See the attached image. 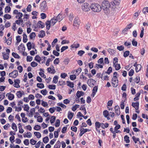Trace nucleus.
Segmentation results:
<instances>
[{
    "mask_svg": "<svg viewBox=\"0 0 148 148\" xmlns=\"http://www.w3.org/2000/svg\"><path fill=\"white\" fill-rule=\"evenodd\" d=\"M18 75V71L16 70H14L12 72L9 74L10 77H12L14 78H16Z\"/></svg>",
    "mask_w": 148,
    "mask_h": 148,
    "instance_id": "39448f33",
    "label": "nucleus"
},
{
    "mask_svg": "<svg viewBox=\"0 0 148 148\" xmlns=\"http://www.w3.org/2000/svg\"><path fill=\"white\" fill-rule=\"evenodd\" d=\"M37 86L40 88H43L44 87V86L42 83H37Z\"/></svg>",
    "mask_w": 148,
    "mask_h": 148,
    "instance_id": "7c9ffc66",
    "label": "nucleus"
},
{
    "mask_svg": "<svg viewBox=\"0 0 148 148\" xmlns=\"http://www.w3.org/2000/svg\"><path fill=\"white\" fill-rule=\"evenodd\" d=\"M35 60L37 61L38 62H40L41 60V57L38 55L36 56L35 58Z\"/></svg>",
    "mask_w": 148,
    "mask_h": 148,
    "instance_id": "2f4dec72",
    "label": "nucleus"
},
{
    "mask_svg": "<svg viewBox=\"0 0 148 148\" xmlns=\"http://www.w3.org/2000/svg\"><path fill=\"white\" fill-rule=\"evenodd\" d=\"M12 127L13 130H15V131H17V126L14 123H12Z\"/></svg>",
    "mask_w": 148,
    "mask_h": 148,
    "instance_id": "4c0bfd02",
    "label": "nucleus"
},
{
    "mask_svg": "<svg viewBox=\"0 0 148 148\" xmlns=\"http://www.w3.org/2000/svg\"><path fill=\"white\" fill-rule=\"evenodd\" d=\"M33 59V57L30 56H28L27 57V62L31 61Z\"/></svg>",
    "mask_w": 148,
    "mask_h": 148,
    "instance_id": "69168bd1",
    "label": "nucleus"
},
{
    "mask_svg": "<svg viewBox=\"0 0 148 148\" xmlns=\"http://www.w3.org/2000/svg\"><path fill=\"white\" fill-rule=\"evenodd\" d=\"M110 4L108 1H103L101 4V9L106 14H109L110 12Z\"/></svg>",
    "mask_w": 148,
    "mask_h": 148,
    "instance_id": "f257e3e1",
    "label": "nucleus"
},
{
    "mask_svg": "<svg viewBox=\"0 0 148 148\" xmlns=\"http://www.w3.org/2000/svg\"><path fill=\"white\" fill-rule=\"evenodd\" d=\"M46 29L49 30L50 27L51 22L49 21H47L46 22Z\"/></svg>",
    "mask_w": 148,
    "mask_h": 148,
    "instance_id": "aec40b11",
    "label": "nucleus"
},
{
    "mask_svg": "<svg viewBox=\"0 0 148 148\" xmlns=\"http://www.w3.org/2000/svg\"><path fill=\"white\" fill-rule=\"evenodd\" d=\"M114 109L116 114L118 115H119L120 113L119 106H116L115 107Z\"/></svg>",
    "mask_w": 148,
    "mask_h": 148,
    "instance_id": "f8f14e48",
    "label": "nucleus"
},
{
    "mask_svg": "<svg viewBox=\"0 0 148 148\" xmlns=\"http://www.w3.org/2000/svg\"><path fill=\"white\" fill-rule=\"evenodd\" d=\"M34 134L36 136L37 138H40L41 137V134L39 132H34Z\"/></svg>",
    "mask_w": 148,
    "mask_h": 148,
    "instance_id": "e433bc0d",
    "label": "nucleus"
},
{
    "mask_svg": "<svg viewBox=\"0 0 148 148\" xmlns=\"http://www.w3.org/2000/svg\"><path fill=\"white\" fill-rule=\"evenodd\" d=\"M34 129L36 130H38L40 129L41 127L39 125H36L34 126Z\"/></svg>",
    "mask_w": 148,
    "mask_h": 148,
    "instance_id": "4d7b16f0",
    "label": "nucleus"
},
{
    "mask_svg": "<svg viewBox=\"0 0 148 148\" xmlns=\"http://www.w3.org/2000/svg\"><path fill=\"white\" fill-rule=\"evenodd\" d=\"M117 49L120 51L123 50L124 49V47L123 45H121L120 46H118Z\"/></svg>",
    "mask_w": 148,
    "mask_h": 148,
    "instance_id": "680f3d73",
    "label": "nucleus"
},
{
    "mask_svg": "<svg viewBox=\"0 0 148 148\" xmlns=\"http://www.w3.org/2000/svg\"><path fill=\"white\" fill-rule=\"evenodd\" d=\"M134 82H136V83H138L140 81V77L138 76H136V78L134 79Z\"/></svg>",
    "mask_w": 148,
    "mask_h": 148,
    "instance_id": "ea45409f",
    "label": "nucleus"
},
{
    "mask_svg": "<svg viewBox=\"0 0 148 148\" xmlns=\"http://www.w3.org/2000/svg\"><path fill=\"white\" fill-rule=\"evenodd\" d=\"M84 95V92L79 91H78L76 93V96L78 98H79L81 96H83Z\"/></svg>",
    "mask_w": 148,
    "mask_h": 148,
    "instance_id": "4468645a",
    "label": "nucleus"
},
{
    "mask_svg": "<svg viewBox=\"0 0 148 148\" xmlns=\"http://www.w3.org/2000/svg\"><path fill=\"white\" fill-rule=\"evenodd\" d=\"M14 95L13 94L9 93V95L8 96V99L10 100H12L14 99Z\"/></svg>",
    "mask_w": 148,
    "mask_h": 148,
    "instance_id": "cd10ccee",
    "label": "nucleus"
},
{
    "mask_svg": "<svg viewBox=\"0 0 148 148\" xmlns=\"http://www.w3.org/2000/svg\"><path fill=\"white\" fill-rule=\"evenodd\" d=\"M58 77L57 76H55L53 78V82L55 84L57 83L58 82Z\"/></svg>",
    "mask_w": 148,
    "mask_h": 148,
    "instance_id": "c85d7f7f",
    "label": "nucleus"
},
{
    "mask_svg": "<svg viewBox=\"0 0 148 148\" xmlns=\"http://www.w3.org/2000/svg\"><path fill=\"white\" fill-rule=\"evenodd\" d=\"M67 85L69 86L70 88H73L74 87V84L73 83L69 81H66Z\"/></svg>",
    "mask_w": 148,
    "mask_h": 148,
    "instance_id": "b1692460",
    "label": "nucleus"
},
{
    "mask_svg": "<svg viewBox=\"0 0 148 148\" xmlns=\"http://www.w3.org/2000/svg\"><path fill=\"white\" fill-rule=\"evenodd\" d=\"M60 147V142L58 140L55 145L54 148H59Z\"/></svg>",
    "mask_w": 148,
    "mask_h": 148,
    "instance_id": "393cba45",
    "label": "nucleus"
},
{
    "mask_svg": "<svg viewBox=\"0 0 148 148\" xmlns=\"http://www.w3.org/2000/svg\"><path fill=\"white\" fill-rule=\"evenodd\" d=\"M36 36L35 33L34 32H33L31 33L29 35V38L30 39H32L33 37H35Z\"/></svg>",
    "mask_w": 148,
    "mask_h": 148,
    "instance_id": "37998d69",
    "label": "nucleus"
},
{
    "mask_svg": "<svg viewBox=\"0 0 148 148\" xmlns=\"http://www.w3.org/2000/svg\"><path fill=\"white\" fill-rule=\"evenodd\" d=\"M22 92L23 93H22V92L20 91L17 92L16 95L18 97L20 98L22 97L23 94H24L23 92V91Z\"/></svg>",
    "mask_w": 148,
    "mask_h": 148,
    "instance_id": "4be33fe9",
    "label": "nucleus"
},
{
    "mask_svg": "<svg viewBox=\"0 0 148 148\" xmlns=\"http://www.w3.org/2000/svg\"><path fill=\"white\" fill-rule=\"evenodd\" d=\"M95 80L92 79H88L87 82V84L89 86L92 87L94 85Z\"/></svg>",
    "mask_w": 148,
    "mask_h": 148,
    "instance_id": "0eeeda50",
    "label": "nucleus"
},
{
    "mask_svg": "<svg viewBox=\"0 0 148 148\" xmlns=\"http://www.w3.org/2000/svg\"><path fill=\"white\" fill-rule=\"evenodd\" d=\"M129 137L127 135H125L124 137V140L127 143H129L130 142Z\"/></svg>",
    "mask_w": 148,
    "mask_h": 148,
    "instance_id": "a878e982",
    "label": "nucleus"
},
{
    "mask_svg": "<svg viewBox=\"0 0 148 148\" xmlns=\"http://www.w3.org/2000/svg\"><path fill=\"white\" fill-rule=\"evenodd\" d=\"M74 113L70 112H69L68 113V117L69 120H71L73 118V115Z\"/></svg>",
    "mask_w": 148,
    "mask_h": 148,
    "instance_id": "412c9836",
    "label": "nucleus"
},
{
    "mask_svg": "<svg viewBox=\"0 0 148 148\" xmlns=\"http://www.w3.org/2000/svg\"><path fill=\"white\" fill-rule=\"evenodd\" d=\"M3 57L4 60H8L9 58V55L8 56H7V54H6L5 52L3 53Z\"/></svg>",
    "mask_w": 148,
    "mask_h": 148,
    "instance_id": "58836bf2",
    "label": "nucleus"
},
{
    "mask_svg": "<svg viewBox=\"0 0 148 148\" xmlns=\"http://www.w3.org/2000/svg\"><path fill=\"white\" fill-rule=\"evenodd\" d=\"M112 83L113 87H116L118 85V80L117 79L112 78Z\"/></svg>",
    "mask_w": 148,
    "mask_h": 148,
    "instance_id": "423d86ee",
    "label": "nucleus"
},
{
    "mask_svg": "<svg viewBox=\"0 0 148 148\" xmlns=\"http://www.w3.org/2000/svg\"><path fill=\"white\" fill-rule=\"evenodd\" d=\"M55 107L51 108L49 109V111L51 113H53L55 112Z\"/></svg>",
    "mask_w": 148,
    "mask_h": 148,
    "instance_id": "338daca9",
    "label": "nucleus"
},
{
    "mask_svg": "<svg viewBox=\"0 0 148 148\" xmlns=\"http://www.w3.org/2000/svg\"><path fill=\"white\" fill-rule=\"evenodd\" d=\"M38 24H39L40 25H39V27H40V25L41 26V27L42 28H43L45 26L44 23L42 21H38Z\"/></svg>",
    "mask_w": 148,
    "mask_h": 148,
    "instance_id": "72a5a7b5",
    "label": "nucleus"
},
{
    "mask_svg": "<svg viewBox=\"0 0 148 148\" xmlns=\"http://www.w3.org/2000/svg\"><path fill=\"white\" fill-rule=\"evenodd\" d=\"M56 87L55 85H49L48 86V88L50 89L55 90L56 89Z\"/></svg>",
    "mask_w": 148,
    "mask_h": 148,
    "instance_id": "8fccbe9b",
    "label": "nucleus"
},
{
    "mask_svg": "<svg viewBox=\"0 0 148 148\" xmlns=\"http://www.w3.org/2000/svg\"><path fill=\"white\" fill-rule=\"evenodd\" d=\"M103 115L105 117H107L109 115L108 112L107 110H105L103 112Z\"/></svg>",
    "mask_w": 148,
    "mask_h": 148,
    "instance_id": "c9c22d12",
    "label": "nucleus"
},
{
    "mask_svg": "<svg viewBox=\"0 0 148 148\" xmlns=\"http://www.w3.org/2000/svg\"><path fill=\"white\" fill-rule=\"evenodd\" d=\"M70 78L71 80H73L76 79V76L75 75H70Z\"/></svg>",
    "mask_w": 148,
    "mask_h": 148,
    "instance_id": "3c124183",
    "label": "nucleus"
},
{
    "mask_svg": "<svg viewBox=\"0 0 148 148\" xmlns=\"http://www.w3.org/2000/svg\"><path fill=\"white\" fill-rule=\"evenodd\" d=\"M132 44L133 46L136 47L137 45V42L134 39L132 41Z\"/></svg>",
    "mask_w": 148,
    "mask_h": 148,
    "instance_id": "774afa93",
    "label": "nucleus"
},
{
    "mask_svg": "<svg viewBox=\"0 0 148 148\" xmlns=\"http://www.w3.org/2000/svg\"><path fill=\"white\" fill-rule=\"evenodd\" d=\"M25 107L24 108V110L26 111L27 112H28L29 109V107L27 104L25 105Z\"/></svg>",
    "mask_w": 148,
    "mask_h": 148,
    "instance_id": "603ef678",
    "label": "nucleus"
},
{
    "mask_svg": "<svg viewBox=\"0 0 148 148\" xmlns=\"http://www.w3.org/2000/svg\"><path fill=\"white\" fill-rule=\"evenodd\" d=\"M58 106H61L62 108H66V106L62 103H59L57 104Z\"/></svg>",
    "mask_w": 148,
    "mask_h": 148,
    "instance_id": "6e6d98bb",
    "label": "nucleus"
},
{
    "mask_svg": "<svg viewBox=\"0 0 148 148\" xmlns=\"http://www.w3.org/2000/svg\"><path fill=\"white\" fill-rule=\"evenodd\" d=\"M74 26H79V19L78 18H75L74 21Z\"/></svg>",
    "mask_w": 148,
    "mask_h": 148,
    "instance_id": "9b49d317",
    "label": "nucleus"
},
{
    "mask_svg": "<svg viewBox=\"0 0 148 148\" xmlns=\"http://www.w3.org/2000/svg\"><path fill=\"white\" fill-rule=\"evenodd\" d=\"M112 72V67H109L107 71V72H104L103 71L102 74V75H104L105 73H107L108 74H110Z\"/></svg>",
    "mask_w": 148,
    "mask_h": 148,
    "instance_id": "dca6fc26",
    "label": "nucleus"
},
{
    "mask_svg": "<svg viewBox=\"0 0 148 148\" xmlns=\"http://www.w3.org/2000/svg\"><path fill=\"white\" fill-rule=\"evenodd\" d=\"M60 125V120L59 119H57L56 120L55 123V126L56 127H59Z\"/></svg>",
    "mask_w": 148,
    "mask_h": 148,
    "instance_id": "e2e57ef3",
    "label": "nucleus"
},
{
    "mask_svg": "<svg viewBox=\"0 0 148 148\" xmlns=\"http://www.w3.org/2000/svg\"><path fill=\"white\" fill-rule=\"evenodd\" d=\"M4 17L5 19H9L11 18V16L10 14H6L4 15Z\"/></svg>",
    "mask_w": 148,
    "mask_h": 148,
    "instance_id": "a18cd8bd",
    "label": "nucleus"
},
{
    "mask_svg": "<svg viewBox=\"0 0 148 148\" xmlns=\"http://www.w3.org/2000/svg\"><path fill=\"white\" fill-rule=\"evenodd\" d=\"M56 117L54 116H52L51 117V119L50 120V122L51 124L54 122L56 120Z\"/></svg>",
    "mask_w": 148,
    "mask_h": 148,
    "instance_id": "13d9d810",
    "label": "nucleus"
},
{
    "mask_svg": "<svg viewBox=\"0 0 148 148\" xmlns=\"http://www.w3.org/2000/svg\"><path fill=\"white\" fill-rule=\"evenodd\" d=\"M82 10L84 11H88L90 10V5L87 3H84L82 5Z\"/></svg>",
    "mask_w": 148,
    "mask_h": 148,
    "instance_id": "20e7f679",
    "label": "nucleus"
},
{
    "mask_svg": "<svg viewBox=\"0 0 148 148\" xmlns=\"http://www.w3.org/2000/svg\"><path fill=\"white\" fill-rule=\"evenodd\" d=\"M132 138L133 140L135 143H136L137 141H139V139L138 138H136L135 136H133Z\"/></svg>",
    "mask_w": 148,
    "mask_h": 148,
    "instance_id": "de8ad7c7",
    "label": "nucleus"
},
{
    "mask_svg": "<svg viewBox=\"0 0 148 148\" xmlns=\"http://www.w3.org/2000/svg\"><path fill=\"white\" fill-rule=\"evenodd\" d=\"M20 47H22V48H21V49L22 50H22L20 51V52L21 53H22L23 51H25V46L23 44V43H21L20 45L18 47V50H19Z\"/></svg>",
    "mask_w": 148,
    "mask_h": 148,
    "instance_id": "f3484780",
    "label": "nucleus"
},
{
    "mask_svg": "<svg viewBox=\"0 0 148 148\" xmlns=\"http://www.w3.org/2000/svg\"><path fill=\"white\" fill-rule=\"evenodd\" d=\"M49 141V139L47 136H46L43 138V141L45 143H47Z\"/></svg>",
    "mask_w": 148,
    "mask_h": 148,
    "instance_id": "f704fd0d",
    "label": "nucleus"
},
{
    "mask_svg": "<svg viewBox=\"0 0 148 148\" xmlns=\"http://www.w3.org/2000/svg\"><path fill=\"white\" fill-rule=\"evenodd\" d=\"M12 56L15 58L18 59L20 58V56H19V55L15 53H12Z\"/></svg>",
    "mask_w": 148,
    "mask_h": 148,
    "instance_id": "c756f323",
    "label": "nucleus"
},
{
    "mask_svg": "<svg viewBox=\"0 0 148 148\" xmlns=\"http://www.w3.org/2000/svg\"><path fill=\"white\" fill-rule=\"evenodd\" d=\"M141 66L140 64H138L136 67L135 69L136 72H138L141 69Z\"/></svg>",
    "mask_w": 148,
    "mask_h": 148,
    "instance_id": "5701e85b",
    "label": "nucleus"
},
{
    "mask_svg": "<svg viewBox=\"0 0 148 148\" xmlns=\"http://www.w3.org/2000/svg\"><path fill=\"white\" fill-rule=\"evenodd\" d=\"M37 121L39 122H42V121L43 119L40 116H38L37 117Z\"/></svg>",
    "mask_w": 148,
    "mask_h": 148,
    "instance_id": "49530a36",
    "label": "nucleus"
},
{
    "mask_svg": "<svg viewBox=\"0 0 148 148\" xmlns=\"http://www.w3.org/2000/svg\"><path fill=\"white\" fill-rule=\"evenodd\" d=\"M7 44L8 45H10L12 43V38L10 37L7 39Z\"/></svg>",
    "mask_w": 148,
    "mask_h": 148,
    "instance_id": "5fc2aeb1",
    "label": "nucleus"
},
{
    "mask_svg": "<svg viewBox=\"0 0 148 148\" xmlns=\"http://www.w3.org/2000/svg\"><path fill=\"white\" fill-rule=\"evenodd\" d=\"M38 64L35 62H32L31 63V65L33 67L37 66Z\"/></svg>",
    "mask_w": 148,
    "mask_h": 148,
    "instance_id": "0e129e2a",
    "label": "nucleus"
},
{
    "mask_svg": "<svg viewBox=\"0 0 148 148\" xmlns=\"http://www.w3.org/2000/svg\"><path fill=\"white\" fill-rule=\"evenodd\" d=\"M40 92L43 95H45L47 94V91L46 89H45L41 90Z\"/></svg>",
    "mask_w": 148,
    "mask_h": 148,
    "instance_id": "052dcab7",
    "label": "nucleus"
},
{
    "mask_svg": "<svg viewBox=\"0 0 148 148\" xmlns=\"http://www.w3.org/2000/svg\"><path fill=\"white\" fill-rule=\"evenodd\" d=\"M101 126V123L98 121H96L95 123V126L96 128H99Z\"/></svg>",
    "mask_w": 148,
    "mask_h": 148,
    "instance_id": "a19ab883",
    "label": "nucleus"
},
{
    "mask_svg": "<svg viewBox=\"0 0 148 148\" xmlns=\"http://www.w3.org/2000/svg\"><path fill=\"white\" fill-rule=\"evenodd\" d=\"M134 71L133 69H131L129 72L128 75L130 76H132L134 74Z\"/></svg>",
    "mask_w": 148,
    "mask_h": 148,
    "instance_id": "09e8293b",
    "label": "nucleus"
},
{
    "mask_svg": "<svg viewBox=\"0 0 148 148\" xmlns=\"http://www.w3.org/2000/svg\"><path fill=\"white\" fill-rule=\"evenodd\" d=\"M121 1V0H114L112 2H111V4L114 5H119Z\"/></svg>",
    "mask_w": 148,
    "mask_h": 148,
    "instance_id": "2eb2a0df",
    "label": "nucleus"
},
{
    "mask_svg": "<svg viewBox=\"0 0 148 148\" xmlns=\"http://www.w3.org/2000/svg\"><path fill=\"white\" fill-rule=\"evenodd\" d=\"M11 10V8L9 6H7L5 8V12L7 13V11H8L7 12L9 13Z\"/></svg>",
    "mask_w": 148,
    "mask_h": 148,
    "instance_id": "79ce46f5",
    "label": "nucleus"
},
{
    "mask_svg": "<svg viewBox=\"0 0 148 148\" xmlns=\"http://www.w3.org/2000/svg\"><path fill=\"white\" fill-rule=\"evenodd\" d=\"M63 18L62 16V14L60 13L57 16L56 18L57 20L59 22H60L61 20H62Z\"/></svg>",
    "mask_w": 148,
    "mask_h": 148,
    "instance_id": "a211bd4d",
    "label": "nucleus"
},
{
    "mask_svg": "<svg viewBox=\"0 0 148 148\" xmlns=\"http://www.w3.org/2000/svg\"><path fill=\"white\" fill-rule=\"evenodd\" d=\"M114 65V66L115 69L116 70H119L121 68V66L120 64H118L117 63Z\"/></svg>",
    "mask_w": 148,
    "mask_h": 148,
    "instance_id": "473e14b6",
    "label": "nucleus"
},
{
    "mask_svg": "<svg viewBox=\"0 0 148 148\" xmlns=\"http://www.w3.org/2000/svg\"><path fill=\"white\" fill-rule=\"evenodd\" d=\"M90 8L93 11L95 12H99L101 10V7L98 4H92Z\"/></svg>",
    "mask_w": 148,
    "mask_h": 148,
    "instance_id": "f03ea898",
    "label": "nucleus"
},
{
    "mask_svg": "<svg viewBox=\"0 0 148 148\" xmlns=\"http://www.w3.org/2000/svg\"><path fill=\"white\" fill-rule=\"evenodd\" d=\"M14 86L17 88H18L20 87V85L18 84L20 83V81L18 79L15 80L14 81Z\"/></svg>",
    "mask_w": 148,
    "mask_h": 148,
    "instance_id": "1a4fd4ad",
    "label": "nucleus"
},
{
    "mask_svg": "<svg viewBox=\"0 0 148 148\" xmlns=\"http://www.w3.org/2000/svg\"><path fill=\"white\" fill-rule=\"evenodd\" d=\"M42 105L44 107H46L48 106V104L46 102H45L43 100H42Z\"/></svg>",
    "mask_w": 148,
    "mask_h": 148,
    "instance_id": "864d4df0",
    "label": "nucleus"
},
{
    "mask_svg": "<svg viewBox=\"0 0 148 148\" xmlns=\"http://www.w3.org/2000/svg\"><path fill=\"white\" fill-rule=\"evenodd\" d=\"M58 21L57 19L54 18H52L51 19L50 21L51 24L53 26L54 25L56 22Z\"/></svg>",
    "mask_w": 148,
    "mask_h": 148,
    "instance_id": "6ab92c4d",
    "label": "nucleus"
},
{
    "mask_svg": "<svg viewBox=\"0 0 148 148\" xmlns=\"http://www.w3.org/2000/svg\"><path fill=\"white\" fill-rule=\"evenodd\" d=\"M130 54V51H125L123 53V56L125 57L128 56Z\"/></svg>",
    "mask_w": 148,
    "mask_h": 148,
    "instance_id": "c03bdc74",
    "label": "nucleus"
},
{
    "mask_svg": "<svg viewBox=\"0 0 148 148\" xmlns=\"http://www.w3.org/2000/svg\"><path fill=\"white\" fill-rule=\"evenodd\" d=\"M85 53V51L83 50H80L78 51V54L80 56H82Z\"/></svg>",
    "mask_w": 148,
    "mask_h": 148,
    "instance_id": "bf43d9fd",
    "label": "nucleus"
},
{
    "mask_svg": "<svg viewBox=\"0 0 148 148\" xmlns=\"http://www.w3.org/2000/svg\"><path fill=\"white\" fill-rule=\"evenodd\" d=\"M40 34H38V36L39 38H42L45 36V32L44 30H41L40 32Z\"/></svg>",
    "mask_w": 148,
    "mask_h": 148,
    "instance_id": "ddd939ff",
    "label": "nucleus"
},
{
    "mask_svg": "<svg viewBox=\"0 0 148 148\" xmlns=\"http://www.w3.org/2000/svg\"><path fill=\"white\" fill-rule=\"evenodd\" d=\"M132 105L136 110H137L139 108V103L138 102H137L136 103L133 102L132 103Z\"/></svg>",
    "mask_w": 148,
    "mask_h": 148,
    "instance_id": "6e6552de",
    "label": "nucleus"
},
{
    "mask_svg": "<svg viewBox=\"0 0 148 148\" xmlns=\"http://www.w3.org/2000/svg\"><path fill=\"white\" fill-rule=\"evenodd\" d=\"M27 40V36L25 34L23 35V41L24 42H26Z\"/></svg>",
    "mask_w": 148,
    "mask_h": 148,
    "instance_id": "bb28decb",
    "label": "nucleus"
},
{
    "mask_svg": "<svg viewBox=\"0 0 148 148\" xmlns=\"http://www.w3.org/2000/svg\"><path fill=\"white\" fill-rule=\"evenodd\" d=\"M40 9L41 11L44 12L47 9V3L45 1H43L42 2L40 5Z\"/></svg>",
    "mask_w": 148,
    "mask_h": 148,
    "instance_id": "7ed1b4c3",
    "label": "nucleus"
},
{
    "mask_svg": "<svg viewBox=\"0 0 148 148\" xmlns=\"http://www.w3.org/2000/svg\"><path fill=\"white\" fill-rule=\"evenodd\" d=\"M13 14H17V15H20L18 18H20L22 17L23 16V14L22 13L18 12V10H14L13 12Z\"/></svg>",
    "mask_w": 148,
    "mask_h": 148,
    "instance_id": "9d476101",
    "label": "nucleus"
}]
</instances>
